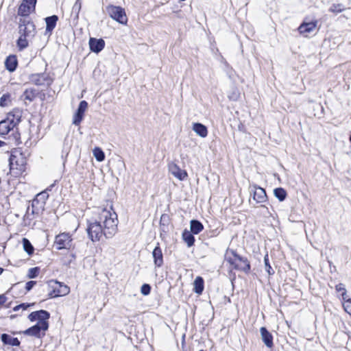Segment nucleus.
Returning <instances> with one entry per match:
<instances>
[{"label": "nucleus", "instance_id": "14", "mask_svg": "<svg viewBox=\"0 0 351 351\" xmlns=\"http://www.w3.org/2000/svg\"><path fill=\"white\" fill-rule=\"evenodd\" d=\"M34 32V25L32 23L25 21H21L19 25V32L21 36L27 37L32 34Z\"/></svg>", "mask_w": 351, "mask_h": 351}, {"label": "nucleus", "instance_id": "9", "mask_svg": "<svg viewBox=\"0 0 351 351\" xmlns=\"http://www.w3.org/2000/svg\"><path fill=\"white\" fill-rule=\"evenodd\" d=\"M36 0H23L20 5L18 14L23 16L29 15L35 10Z\"/></svg>", "mask_w": 351, "mask_h": 351}, {"label": "nucleus", "instance_id": "2", "mask_svg": "<svg viewBox=\"0 0 351 351\" xmlns=\"http://www.w3.org/2000/svg\"><path fill=\"white\" fill-rule=\"evenodd\" d=\"M23 112L15 108L8 113L5 119L0 121V136H5L13 130L21 121Z\"/></svg>", "mask_w": 351, "mask_h": 351}, {"label": "nucleus", "instance_id": "15", "mask_svg": "<svg viewBox=\"0 0 351 351\" xmlns=\"http://www.w3.org/2000/svg\"><path fill=\"white\" fill-rule=\"evenodd\" d=\"M317 24V22L316 21L309 23H303L299 26L298 31L300 34L304 36H308L309 34L312 33L315 29Z\"/></svg>", "mask_w": 351, "mask_h": 351}, {"label": "nucleus", "instance_id": "41", "mask_svg": "<svg viewBox=\"0 0 351 351\" xmlns=\"http://www.w3.org/2000/svg\"><path fill=\"white\" fill-rule=\"evenodd\" d=\"M36 282L35 281H29L26 283L25 289L27 291H30L32 287L35 285Z\"/></svg>", "mask_w": 351, "mask_h": 351}, {"label": "nucleus", "instance_id": "7", "mask_svg": "<svg viewBox=\"0 0 351 351\" xmlns=\"http://www.w3.org/2000/svg\"><path fill=\"white\" fill-rule=\"evenodd\" d=\"M72 239L68 233H61L56 237L54 245L58 250L67 249L71 246Z\"/></svg>", "mask_w": 351, "mask_h": 351}, {"label": "nucleus", "instance_id": "10", "mask_svg": "<svg viewBox=\"0 0 351 351\" xmlns=\"http://www.w3.org/2000/svg\"><path fill=\"white\" fill-rule=\"evenodd\" d=\"M49 313L44 310H40L38 311H34L31 313L28 318L31 322L37 321V323H48V319L49 318Z\"/></svg>", "mask_w": 351, "mask_h": 351}, {"label": "nucleus", "instance_id": "37", "mask_svg": "<svg viewBox=\"0 0 351 351\" xmlns=\"http://www.w3.org/2000/svg\"><path fill=\"white\" fill-rule=\"evenodd\" d=\"M151 287L148 284H144L141 289V292L143 295H147L150 293Z\"/></svg>", "mask_w": 351, "mask_h": 351}, {"label": "nucleus", "instance_id": "18", "mask_svg": "<svg viewBox=\"0 0 351 351\" xmlns=\"http://www.w3.org/2000/svg\"><path fill=\"white\" fill-rule=\"evenodd\" d=\"M89 46L92 51L99 53L104 48L105 42L101 38L97 39L90 38L89 40Z\"/></svg>", "mask_w": 351, "mask_h": 351}, {"label": "nucleus", "instance_id": "8", "mask_svg": "<svg viewBox=\"0 0 351 351\" xmlns=\"http://www.w3.org/2000/svg\"><path fill=\"white\" fill-rule=\"evenodd\" d=\"M48 323H37L36 325L25 330L24 334L39 338L41 337V335H45V332L48 329Z\"/></svg>", "mask_w": 351, "mask_h": 351}, {"label": "nucleus", "instance_id": "16", "mask_svg": "<svg viewBox=\"0 0 351 351\" xmlns=\"http://www.w3.org/2000/svg\"><path fill=\"white\" fill-rule=\"evenodd\" d=\"M152 256L155 266L160 267L163 265V255L162 250L159 246V243H157V245L154 249L152 252Z\"/></svg>", "mask_w": 351, "mask_h": 351}, {"label": "nucleus", "instance_id": "25", "mask_svg": "<svg viewBox=\"0 0 351 351\" xmlns=\"http://www.w3.org/2000/svg\"><path fill=\"white\" fill-rule=\"evenodd\" d=\"M58 19V18L56 15H53L51 16L47 17L45 19L46 25H47L46 29L47 31H51L56 27Z\"/></svg>", "mask_w": 351, "mask_h": 351}, {"label": "nucleus", "instance_id": "1", "mask_svg": "<svg viewBox=\"0 0 351 351\" xmlns=\"http://www.w3.org/2000/svg\"><path fill=\"white\" fill-rule=\"evenodd\" d=\"M119 220L117 213L110 204L99 213V221H88L87 233L93 242L99 241L103 235L107 238L113 237L117 231Z\"/></svg>", "mask_w": 351, "mask_h": 351}, {"label": "nucleus", "instance_id": "43", "mask_svg": "<svg viewBox=\"0 0 351 351\" xmlns=\"http://www.w3.org/2000/svg\"><path fill=\"white\" fill-rule=\"evenodd\" d=\"M4 144H5V143H4V142H3V141H0V147H1L3 145H4Z\"/></svg>", "mask_w": 351, "mask_h": 351}, {"label": "nucleus", "instance_id": "38", "mask_svg": "<svg viewBox=\"0 0 351 351\" xmlns=\"http://www.w3.org/2000/svg\"><path fill=\"white\" fill-rule=\"evenodd\" d=\"M34 304H21L19 305H17L16 306H14L13 308V311H18L20 309H22V310H26L27 308V307L33 305Z\"/></svg>", "mask_w": 351, "mask_h": 351}, {"label": "nucleus", "instance_id": "4", "mask_svg": "<svg viewBox=\"0 0 351 351\" xmlns=\"http://www.w3.org/2000/svg\"><path fill=\"white\" fill-rule=\"evenodd\" d=\"M9 160L10 170L14 173L20 174L25 171L26 158L20 151L14 150L12 152Z\"/></svg>", "mask_w": 351, "mask_h": 351}, {"label": "nucleus", "instance_id": "33", "mask_svg": "<svg viewBox=\"0 0 351 351\" xmlns=\"http://www.w3.org/2000/svg\"><path fill=\"white\" fill-rule=\"evenodd\" d=\"M344 10L342 4H333L329 8V11L334 13H339Z\"/></svg>", "mask_w": 351, "mask_h": 351}, {"label": "nucleus", "instance_id": "22", "mask_svg": "<svg viewBox=\"0 0 351 351\" xmlns=\"http://www.w3.org/2000/svg\"><path fill=\"white\" fill-rule=\"evenodd\" d=\"M182 239L184 242L187 244L188 247L193 245L195 242V238L191 231L184 230L182 232Z\"/></svg>", "mask_w": 351, "mask_h": 351}, {"label": "nucleus", "instance_id": "17", "mask_svg": "<svg viewBox=\"0 0 351 351\" xmlns=\"http://www.w3.org/2000/svg\"><path fill=\"white\" fill-rule=\"evenodd\" d=\"M29 80L32 84L38 86L49 84L47 75L44 73L32 74L29 77Z\"/></svg>", "mask_w": 351, "mask_h": 351}, {"label": "nucleus", "instance_id": "13", "mask_svg": "<svg viewBox=\"0 0 351 351\" xmlns=\"http://www.w3.org/2000/svg\"><path fill=\"white\" fill-rule=\"evenodd\" d=\"M88 108V103L86 101H80L77 112L75 114L73 117V123L75 125H78L84 117V114Z\"/></svg>", "mask_w": 351, "mask_h": 351}, {"label": "nucleus", "instance_id": "42", "mask_svg": "<svg viewBox=\"0 0 351 351\" xmlns=\"http://www.w3.org/2000/svg\"><path fill=\"white\" fill-rule=\"evenodd\" d=\"M7 300V298L4 295H0V305L3 304Z\"/></svg>", "mask_w": 351, "mask_h": 351}, {"label": "nucleus", "instance_id": "35", "mask_svg": "<svg viewBox=\"0 0 351 351\" xmlns=\"http://www.w3.org/2000/svg\"><path fill=\"white\" fill-rule=\"evenodd\" d=\"M336 290L338 292L342 291V294L341 295H342L343 300H346L347 296H346V290L345 289L344 285L343 284H341V283L337 285L336 286Z\"/></svg>", "mask_w": 351, "mask_h": 351}, {"label": "nucleus", "instance_id": "11", "mask_svg": "<svg viewBox=\"0 0 351 351\" xmlns=\"http://www.w3.org/2000/svg\"><path fill=\"white\" fill-rule=\"evenodd\" d=\"M252 193V199L256 203H263L267 200V195L265 191L256 186H253L251 189Z\"/></svg>", "mask_w": 351, "mask_h": 351}, {"label": "nucleus", "instance_id": "12", "mask_svg": "<svg viewBox=\"0 0 351 351\" xmlns=\"http://www.w3.org/2000/svg\"><path fill=\"white\" fill-rule=\"evenodd\" d=\"M169 171L174 177L180 181L184 180L188 176L186 171L180 169L176 163H171L169 165Z\"/></svg>", "mask_w": 351, "mask_h": 351}, {"label": "nucleus", "instance_id": "34", "mask_svg": "<svg viewBox=\"0 0 351 351\" xmlns=\"http://www.w3.org/2000/svg\"><path fill=\"white\" fill-rule=\"evenodd\" d=\"M344 302L343 304V308L346 312H347L349 315H351V299L343 300Z\"/></svg>", "mask_w": 351, "mask_h": 351}, {"label": "nucleus", "instance_id": "45", "mask_svg": "<svg viewBox=\"0 0 351 351\" xmlns=\"http://www.w3.org/2000/svg\"><path fill=\"white\" fill-rule=\"evenodd\" d=\"M199 351H203V350H199Z\"/></svg>", "mask_w": 351, "mask_h": 351}, {"label": "nucleus", "instance_id": "5", "mask_svg": "<svg viewBox=\"0 0 351 351\" xmlns=\"http://www.w3.org/2000/svg\"><path fill=\"white\" fill-rule=\"evenodd\" d=\"M49 293L50 298H56L66 295L70 292V288L56 280H51L48 282Z\"/></svg>", "mask_w": 351, "mask_h": 351}, {"label": "nucleus", "instance_id": "23", "mask_svg": "<svg viewBox=\"0 0 351 351\" xmlns=\"http://www.w3.org/2000/svg\"><path fill=\"white\" fill-rule=\"evenodd\" d=\"M194 291L197 294H201L204 290V280L202 277L197 276L194 280Z\"/></svg>", "mask_w": 351, "mask_h": 351}, {"label": "nucleus", "instance_id": "6", "mask_svg": "<svg viewBox=\"0 0 351 351\" xmlns=\"http://www.w3.org/2000/svg\"><path fill=\"white\" fill-rule=\"evenodd\" d=\"M106 11L108 15L114 21L122 25H126L128 17L125 10L120 7L110 5L106 7Z\"/></svg>", "mask_w": 351, "mask_h": 351}, {"label": "nucleus", "instance_id": "21", "mask_svg": "<svg viewBox=\"0 0 351 351\" xmlns=\"http://www.w3.org/2000/svg\"><path fill=\"white\" fill-rule=\"evenodd\" d=\"M1 341L5 344L10 345V346H18L20 345V341L16 337H13L7 334H3L1 337Z\"/></svg>", "mask_w": 351, "mask_h": 351}, {"label": "nucleus", "instance_id": "20", "mask_svg": "<svg viewBox=\"0 0 351 351\" xmlns=\"http://www.w3.org/2000/svg\"><path fill=\"white\" fill-rule=\"evenodd\" d=\"M193 130L197 135L202 138H205L208 135L207 128L204 125L199 123H194L193 124Z\"/></svg>", "mask_w": 351, "mask_h": 351}, {"label": "nucleus", "instance_id": "19", "mask_svg": "<svg viewBox=\"0 0 351 351\" xmlns=\"http://www.w3.org/2000/svg\"><path fill=\"white\" fill-rule=\"evenodd\" d=\"M261 339L267 348H272L273 343V336L265 327H261L260 329Z\"/></svg>", "mask_w": 351, "mask_h": 351}, {"label": "nucleus", "instance_id": "36", "mask_svg": "<svg viewBox=\"0 0 351 351\" xmlns=\"http://www.w3.org/2000/svg\"><path fill=\"white\" fill-rule=\"evenodd\" d=\"M38 267H34V268H31L29 269L28 271V277L29 278H34L35 277L37 276L38 274Z\"/></svg>", "mask_w": 351, "mask_h": 351}, {"label": "nucleus", "instance_id": "26", "mask_svg": "<svg viewBox=\"0 0 351 351\" xmlns=\"http://www.w3.org/2000/svg\"><path fill=\"white\" fill-rule=\"evenodd\" d=\"M5 66L10 71L15 70L17 65V60L15 56H9L5 60Z\"/></svg>", "mask_w": 351, "mask_h": 351}, {"label": "nucleus", "instance_id": "28", "mask_svg": "<svg viewBox=\"0 0 351 351\" xmlns=\"http://www.w3.org/2000/svg\"><path fill=\"white\" fill-rule=\"evenodd\" d=\"M93 156L99 162H102L105 159V154L102 149L98 147H95L93 151Z\"/></svg>", "mask_w": 351, "mask_h": 351}, {"label": "nucleus", "instance_id": "32", "mask_svg": "<svg viewBox=\"0 0 351 351\" xmlns=\"http://www.w3.org/2000/svg\"><path fill=\"white\" fill-rule=\"evenodd\" d=\"M28 45V41L26 38V37L21 36L17 40V46L20 49V50H22L25 48H26Z\"/></svg>", "mask_w": 351, "mask_h": 351}, {"label": "nucleus", "instance_id": "24", "mask_svg": "<svg viewBox=\"0 0 351 351\" xmlns=\"http://www.w3.org/2000/svg\"><path fill=\"white\" fill-rule=\"evenodd\" d=\"M190 228L191 232L195 234L199 233L204 229L202 223L197 220L191 221Z\"/></svg>", "mask_w": 351, "mask_h": 351}, {"label": "nucleus", "instance_id": "31", "mask_svg": "<svg viewBox=\"0 0 351 351\" xmlns=\"http://www.w3.org/2000/svg\"><path fill=\"white\" fill-rule=\"evenodd\" d=\"M11 103V97L9 94H5L0 98V106H8Z\"/></svg>", "mask_w": 351, "mask_h": 351}, {"label": "nucleus", "instance_id": "44", "mask_svg": "<svg viewBox=\"0 0 351 351\" xmlns=\"http://www.w3.org/2000/svg\"><path fill=\"white\" fill-rule=\"evenodd\" d=\"M3 269L0 267V275L3 273Z\"/></svg>", "mask_w": 351, "mask_h": 351}, {"label": "nucleus", "instance_id": "3", "mask_svg": "<svg viewBox=\"0 0 351 351\" xmlns=\"http://www.w3.org/2000/svg\"><path fill=\"white\" fill-rule=\"evenodd\" d=\"M226 261L232 266V268L247 273L250 269V265L246 258L237 254L234 251L228 252Z\"/></svg>", "mask_w": 351, "mask_h": 351}, {"label": "nucleus", "instance_id": "29", "mask_svg": "<svg viewBox=\"0 0 351 351\" xmlns=\"http://www.w3.org/2000/svg\"><path fill=\"white\" fill-rule=\"evenodd\" d=\"M274 195L276 198H278L280 202L285 200L287 197V192L282 188H277L274 191Z\"/></svg>", "mask_w": 351, "mask_h": 351}, {"label": "nucleus", "instance_id": "39", "mask_svg": "<svg viewBox=\"0 0 351 351\" xmlns=\"http://www.w3.org/2000/svg\"><path fill=\"white\" fill-rule=\"evenodd\" d=\"M239 97V93L237 90H234L231 95H228V98L231 100L236 101Z\"/></svg>", "mask_w": 351, "mask_h": 351}, {"label": "nucleus", "instance_id": "30", "mask_svg": "<svg viewBox=\"0 0 351 351\" xmlns=\"http://www.w3.org/2000/svg\"><path fill=\"white\" fill-rule=\"evenodd\" d=\"M23 245L24 250L29 255H31L33 254L34 250V247L32 246V245L31 244V243L29 242V241L27 239H26V238L23 239Z\"/></svg>", "mask_w": 351, "mask_h": 351}, {"label": "nucleus", "instance_id": "27", "mask_svg": "<svg viewBox=\"0 0 351 351\" xmlns=\"http://www.w3.org/2000/svg\"><path fill=\"white\" fill-rule=\"evenodd\" d=\"M38 92L34 88L26 89L23 93L25 99L32 101L36 97Z\"/></svg>", "mask_w": 351, "mask_h": 351}, {"label": "nucleus", "instance_id": "40", "mask_svg": "<svg viewBox=\"0 0 351 351\" xmlns=\"http://www.w3.org/2000/svg\"><path fill=\"white\" fill-rule=\"evenodd\" d=\"M264 261H265V267H266V269L267 271V272L271 274V271H270V269H271V267L269 263V259H268V256L266 255L264 258Z\"/></svg>", "mask_w": 351, "mask_h": 351}]
</instances>
